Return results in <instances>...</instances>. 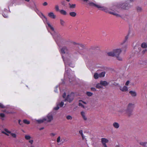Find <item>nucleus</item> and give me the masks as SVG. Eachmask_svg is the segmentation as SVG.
Wrapping results in <instances>:
<instances>
[{"label":"nucleus","instance_id":"obj_1","mask_svg":"<svg viewBox=\"0 0 147 147\" xmlns=\"http://www.w3.org/2000/svg\"><path fill=\"white\" fill-rule=\"evenodd\" d=\"M89 5L91 6L95 7L100 9L104 11L105 12H108L110 14L116 16L117 17H120L126 20L129 18V16L127 15H125L121 16L120 15L117 13L118 9L121 8L124 9H128L131 7L129 4V1H126L124 3L120 2L116 4V5H113L111 8V10H107V8L102 6L100 4H96L93 2H89L88 3Z\"/></svg>","mask_w":147,"mask_h":147},{"label":"nucleus","instance_id":"obj_2","mask_svg":"<svg viewBox=\"0 0 147 147\" xmlns=\"http://www.w3.org/2000/svg\"><path fill=\"white\" fill-rule=\"evenodd\" d=\"M61 53L62 55V57L64 61L65 66V72L64 75V78L65 80L66 79V78L68 76L70 81L71 73H73L69 69H68V66L69 65L71 67H74L75 65L73 64H70V61L72 59L71 56H72L70 53H69L67 49L65 47H64L61 49ZM73 80L71 81H73L74 80V77H73Z\"/></svg>","mask_w":147,"mask_h":147},{"label":"nucleus","instance_id":"obj_3","mask_svg":"<svg viewBox=\"0 0 147 147\" xmlns=\"http://www.w3.org/2000/svg\"><path fill=\"white\" fill-rule=\"evenodd\" d=\"M40 17L42 19L44 23L47 24L48 26H47V28H48V27H49L51 29V32L50 33L51 35H52L56 42H57L56 37L58 36V35L55 32L54 30V28L52 27V26L50 24L48 21L47 18L42 13H40Z\"/></svg>","mask_w":147,"mask_h":147},{"label":"nucleus","instance_id":"obj_4","mask_svg":"<svg viewBox=\"0 0 147 147\" xmlns=\"http://www.w3.org/2000/svg\"><path fill=\"white\" fill-rule=\"evenodd\" d=\"M74 96V94L72 92L70 94H67V93L64 92L63 95V97L65 99V101L69 102H71L73 100Z\"/></svg>","mask_w":147,"mask_h":147},{"label":"nucleus","instance_id":"obj_5","mask_svg":"<svg viewBox=\"0 0 147 147\" xmlns=\"http://www.w3.org/2000/svg\"><path fill=\"white\" fill-rule=\"evenodd\" d=\"M134 107V104L133 103H129L128 104L126 111L128 115H131Z\"/></svg>","mask_w":147,"mask_h":147},{"label":"nucleus","instance_id":"obj_6","mask_svg":"<svg viewBox=\"0 0 147 147\" xmlns=\"http://www.w3.org/2000/svg\"><path fill=\"white\" fill-rule=\"evenodd\" d=\"M115 56L117 59L119 61H122V58L119 56V54L121 52V50L120 49H117L114 50Z\"/></svg>","mask_w":147,"mask_h":147},{"label":"nucleus","instance_id":"obj_7","mask_svg":"<svg viewBox=\"0 0 147 147\" xmlns=\"http://www.w3.org/2000/svg\"><path fill=\"white\" fill-rule=\"evenodd\" d=\"M87 102L82 100H79V105L82 108L86 109L87 108L88 106L86 105Z\"/></svg>","mask_w":147,"mask_h":147},{"label":"nucleus","instance_id":"obj_8","mask_svg":"<svg viewBox=\"0 0 147 147\" xmlns=\"http://www.w3.org/2000/svg\"><path fill=\"white\" fill-rule=\"evenodd\" d=\"M46 119V121L47 122H50L53 119V117L52 114L51 113H49L48 114L46 117H44Z\"/></svg>","mask_w":147,"mask_h":147},{"label":"nucleus","instance_id":"obj_9","mask_svg":"<svg viewBox=\"0 0 147 147\" xmlns=\"http://www.w3.org/2000/svg\"><path fill=\"white\" fill-rule=\"evenodd\" d=\"M101 142L103 146L104 147H108L106 144L108 143L109 140L105 138H102L101 139Z\"/></svg>","mask_w":147,"mask_h":147},{"label":"nucleus","instance_id":"obj_10","mask_svg":"<svg viewBox=\"0 0 147 147\" xmlns=\"http://www.w3.org/2000/svg\"><path fill=\"white\" fill-rule=\"evenodd\" d=\"M119 87L120 90L122 92H125L127 91L128 90L127 87L126 86H124L123 87L119 86Z\"/></svg>","mask_w":147,"mask_h":147},{"label":"nucleus","instance_id":"obj_11","mask_svg":"<svg viewBox=\"0 0 147 147\" xmlns=\"http://www.w3.org/2000/svg\"><path fill=\"white\" fill-rule=\"evenodd\" d=\"M48 16L52 19H55L56 16L53 12H50L48 13Z\"/></svg>","mask_w":147,"mask_h":147},{"label":"nucleus","instance_id":"obj_12","mask_svg":"<svg viewBox=\"0 0 147 147\" xmlns=\"http://www.w3.org/2000/svg\"><path fill=\"white\" fill-rule=\"evenodd\" d=\"M2 133L5 134L7 136H9V134H11V132L8 130L7 129H5L4 131H2Z\"/></svg>","mask_w":147,"mask_h":147},{"label":"nucleus","instance_id":"obj_13","mask_svg":"<svg viewBox=\"0 0 147 147\" xmlns=\"http://www.w3.org/2000/svg\"><path fill=\"white\" fill-rule=\"evenodd\" d=\"M113 126L116 129H117L119 128L120 127V125L119 123L117 122H114L113 124Z\"/></svg>","mask_w":147,"mask_h":147},{"label":"nucleus","instance_id":"obj_14","mask_svg":"<svg viewBox=\"0 0 147 147\" xmlns=\"http://www.w3.org/2000/svg\"><path fill=\"white\" fill-rule=\"evenodd\" d=\"M129 93L133 97H135L137 95V93L135 91L131 90L129 91Z\"/></svg>","mask_w":147,"mask_h":147},{"label":"nucleus","instance_id":"obj_15","mask_svg":"<svg viewBox=\"0 0 147 147\" xmlns=\"http://www.w3.org/2000/svg\"><path fill=\"white\" fill-rule=\"evenodd\" d=\"M81 114L82 115L83 119L84 120L86 121L87 120V117L86 116V114L85 112L84 111H82L81 112Z\"/></svg>","mask_w":147,"mask_h":147},{"label":"nucleus","instance_id":"obj_16","mask_svg":"<svg viewBox=\"0 0 147 147\" xmlns=\"http://www.w3.org/2000/svg\"><path fill=\"white\" fill-rule=\"evenodd\" d=\"M107 55L110 56H115L114 50L113 51L107 52Z\"/></svg>","mask_w":147,"mask_h":147},{"label":"nucleus","instance_id":"obj_17","mask_svg":"<svg viewBox=\"0 0 147 147\" xmlns=\"http://www.w3.org/2000/svg\"><path fill=\"white\" fill-rule=\"evenodd\" d=\"M126 109L125 110L123 109H122L120 110L119 111H118V112L119 113L122 114L123 115H124L125 114H127L126 112Z\"/></svg>","mask_w":147,"mask_h":147},{"label":"nucleus","instance_id":"obj_18","mask_svg":"<svg viewBox=\"0 0 147 147\" xmlns=\"http://www.w3.org/2000/svg\"><path fill=\"white\" fill-rule=\"evenodd\" d=\"M46 119L45 118H43L42 119H38L36 120V121L39 123H42L43 122H45L46 121Z\"/></svg>","mask_w":147,"mask_h":147},{"label":"nucleus","instance_id":"obj_19","mask_svg":"<svg viewBox=\"0 0 147 147\" xmlns=\"http://www.w3.org/2000/svg\"><path fill=\"white\" fill-rule=\"evenodd\" d=\"M62 140H61V137L60 136H59L57 140V143L59 145H60L61 144V142L62 141Z\"/></svg>","mask_w":147,"mask_h":147},{"label":"nucleus","instance_id":"obj_20","mask_svg":"<svg viewBox=\"0 0 147 147\" xmlns=\"http://www.w3.org/2000/svg\"><path fill=\"white\" fill-rule=\"evenodd\" d=\"M100 83L102 85L104 86H106L108 84V83L105 81H101L100 82Z\"/></svg>","mask_w":147,"mask_h":147},{"label":"nucleus","instance_id":"obj_21","mask_svg":"<svg viewBox=\"0 0 147 147\" xmlns=\"http://www.w3.org/2000/svg\"><path fill=\"white\" fill-rule=\"evenodd\" d=\"M24 138L26 140H30L32 137L29 135H25L24 136Z\"/></svg>","mask_w":147,"mask_h":147},{"label":"nucleus","instance_id":"obj_22","mask_svg":"<svg viewBox=\"0 0 147 147\" xmlns=\"http://www.w3.org/2000/svg\"><path fill=\"white\" fill-rule=\"evenodd\" d=\"M0 108L3 109H7L9 107L8 106H5L3 104L0 103Z\"/></svg>","mask_w":147,"mask_h":147},{"label":"nucleus","instance_id":"obj_23","mask_svg":"<svg viewBox=\"0 0 147 147\" xmlns=\"http://www.w3.org/2000/svg\"><path fill=\"white\" fill-rule=\"evenodd\" d=\"M77 47L80 49H82L84 47V46L81 44H77Z\"/></svg>","mask_w":147,"mask_h":147},{"label":"nucleus","instance_id":"obj_24","mask_svg":"<svg viewBox=\"0 0 147 147\" xmlns=\"http://www.w3.org/2000/svg\"><path fill=\"white\" fill-rule=\"evenodd\" d=\"M59 12L61 14L63 15H66L67 14L65 10L63 9L60 10Z\"/></svg>","mask_w":147,"mask_h":147},{"label":"nucleus","instance_id":"obj_25","mask_svg":"<svg viewBox=\"0 0 147 147\" xmlns=\"http://www.w3.org/2000/svg\"><path fill=\"white\" fill-rule=\"evenodd\" d=\"M140 144L143 146H146L147 145V142H140Z\"/></svg>","mask_w":147,"mask_h":147},{"label":"nucleus","instance_id":"obj_26","mask_svg":"<svg viewBox=\"0 0 147 147\" xmlns=\"http://www.w3.org/2000/svg\"><path fill=\"white\" fill-rule=\"evenodd\" d=\"M141 47L143 48L147 47V44L145 43H142L141 45Z\"/></svg>","mask_w":147,"mask_h":147},{"label":"nucleus","instance_id":"obj_27","mask_svg":"<svg viewBox=\"0 0 147 147\" xmlns=\"http://www.w3.org/2000/svg\"><path fill=\"white\" fill-rule=\"evenodd\" d=\"M69 15L72 17H75L76 16V13L75 12H72L69 13Z\"/></svg>","mask_w":147,"mask_h":147},{"label":"nucleus","instance_id":"obj_28","mask_svg":"<svg viewBox=\"0 0 147 147\" xmlns=\"http://www.w3.org/2000/svg\"><path fill=\"white\" fill-rule=\"evenodd\" d=\"M94 77L95 79H97L99 77V74L97 73H95L94 74Z\"/></svg>","mask_w":147,"mask_h":147},{"label":"nucleus","instance_id":"obj_29","mask_svg":"<svg viewBox=\"0 0 147 147\" xmlns=\"http://www.w3.org/2000/svg\"><path fill=\"white\" fill-rule=\"evenodd\" d=\"M55 10L57 11H59L60 10L59 9V7L58 5H56L55 6Z\"/></svg>","mask_w":147,"mask_h":147},{"label":"nucleus","instance_id":"obj_30","mask_svg":"<svg viewBox=\"0 0 147 147\" xmlns=\"http://www.w3.org/2000/svg\"><path fill=\"white\" fill-rule=\"evenodd\" d=\"M28 141V142L31 144L32 145L33 142V140L32 139V138H31V139H30V140H27Z\"/></svg>","mask_w":147,"mask_h":147},{"label":"nucleus","instance_id":"obj_31","mask_svg":"<svg viewBox=\"0 0 147 147\" xmlns=\"http://www.w3.org/2000/svg\"><path fill=\"white\" fill-rule=\"evenodd\" d=\"M60 24L63 26H64L65 25V22L62 19H60Z\"/></svg>","mask_w":147,"mask_h":147},{"label":"nucleus","instance_id":"obj_32","mask_svg":"<svg viewBox=\"0 0 147 147\" xmlns=\"http://www.w3.org/2000/svg\"><path fill=\"white\" fill-rule=\"evenodd\" d=\"M105 72H102L100 74H99L100 77H102L105 76Z\"/></svg>","mask_w":147,"mask_h":147},{"label":"nucleus","instance_id":"obj_33","mask_svg":"<svg viewBox=\"0 0 147 147\" xmlns=\"http://www.w3.org/2000/svg\"><path fill=\"white\" fill-rule=\"evenodd\" d=\"M128 35H127V36H125V39L123 41V42L121 43V44H123L127 40V39L128 38Z\"/></svg>","mask_w":147,"mask_h":147},{"label":"nucleus","instance_id":"obj_34","mask_svg":"<svg viewBox=\"0 0 147 147\" xmlns=\"http://www.w3.org/2000/svg\"><path fill=\"white\" fill-rule=\"evenodd\" d=\"M69 7L71 8H74L76 7V5L75 4H71L69 3Z\"/></svg>","mask_w":147,"mask_h":147},{"label":"nucleus","instance_id":"obj_35","mask_svg":"<svg viewBox=\"0 0 147 147\" xmlns=\"http://www.w3.org/2000/svg\"><path fill=\"white\" fill-rule=\"evenodd\" d=\"M57 105H58L59 107H62L64 105V103L63 102H61L60 103H57Z\"/></svg>","mask_w":147,"mask_h":147},{"label":"nucleus","instance_id":"obj_36","mask_svg":"<svg viewBox=\"0 0 147 147\" xmlns=\"http://www.w3.org/2000/svg\"><path fill=\"white\" fill-rule=\"evenodd\" d=\"M23 122L26 124H30V122L29 121H28L26 119H24L23 120Z\"/></svg>","mask_w":147,"mask_h":147},{"label":"nucleus","instance_id":"obj_37","mask_svg":"<svg viewBox=\"0 0 147 147\" xmlns=\"http://www.w3.org/2000/svg\"><path fill=\"white\" fill-rule=\"evenodd\" d=\"M102 85L100 83V84H98L96 86V88H102Z\"/></svg>","mask_w":147,"mask_h":147},{"label":"nucleus","instance_id":"obj_38","mask_svg":"<svg viewBox=\"0 0 147 147\" xmlns=\"http://www.w3.org/2000/svg\"><path fill=\"white\" fill-rule=\"evenodd\" d=\"M59 107H60L58 105H57V106L54 108V109L55 110H57L59 109Z\"/></svg>","mask_w":147,"mask_h":147},{"label":"nucleus","instance_id":"obj_39","mask_svg":"<svg viewBox=\"0 0 147 147\" xmlns=\"http://www.w3.org/2000/svg\"><path fill=\"white\" fill-rule=\"evenodd\" d=\"M137 9L138 12H140L142 10V8L141 7H138L137 8Z\"/></svg>","mask_w":147,"mask_h":147},{"label":"nucleus","instance_id":"obj_40","mask_svg":"<svg viewBox=\"0 0 147 147\" xmlns=\"http://www.w3.org/2000/svg\"><path fill=\"white\" fill-rule=\"evenodd\" d=\"M0 116L1 117L2 120H4V117H5V115L3 113H1L0 114Z\"/></svg>","mask_w":147,"mask_h":147},{"label":"nucleus","instance_id":"obj_41","mask_svg":"<svg viewBox=\"0 0 147 147\" xmlns=\"http://www.w3.org/2000/svg\"><path fill=\"white\" fill-rule=\"evenodd\" d=\"M11 135L14 138H16V135L15 133H11Z\"/></svg>","mask_w":147,"mask_h":147},{"label":"nucleus","instance_id":"obj_42","mask_svg":"<svg viewBox=\"0 0 147 147\" xmlns=\"http://www.w3.org/2000/svg\"><path fill=\"white\" fill-rule=\"evenodd\" d=\"M66 118L68 120H71L72 117L70 115H68L66 117Z\"/></svg>","mask_w":147,"mask_h":147},{"label":"nucleus","instance_id":"obj_43","mask_svg":"<svg viewBox=\"0 0 147 147\" xmlns=\"http://www.w3.org/2000/svg\"><path fill=\"white\" fill-rule=\"evenodd\" d=\"M92 93L91 92H87V95L89 96H90L92 95Z\"/></svg>","mask_w":147,"mask_h":147},{"label":"nucleus","instance_id":"obj_44","mask_svg":"<svg viewBox=\"0 0 147 147\" xmlns=\"http://www.w3.org/2000/svg\"><path fill=\"white\" fill-rule=\"evenodd\" d=\"M56 135V134L54 133H51L50 134V136L51 137H53Z\"/></svg>","mask_w":147,"mask_h":147},{"label":"nucleus","instance_id":"obj_45","mask_svg":"<svg viewBox=\"0 0 147 147\" xmlns=\"http://www.w3.org/2000/svg\"><path fill=\"white\" fill-rule=\"evenodd\" d=\"M59 87L58 86H56L54 90V91L55 92H57V88H58Z\"/></svg>","mask_w":147,"mask_h":147},{"label":"nucleus","instance_id":"obj_46","mask_svg":"<svg viewBox=\"0 0 147 147\" xmlns=\"http://www.w3.org/2000/svg\"><path fill=\"white\" fill-rule=\"evenodd\" d=\"M18 123L19 124L21 125H22V123L21 122V121L19 119L18 120Z\"/></svg>","mask_w":147,"mask_h":147},{"label":"nucleus","instance_id":"obj_47","mask_svg":"<svg viewBox=\"0 0 147 147\" xmlns=\"http://www.w3.org/2000/svg\"><path fill=\"white\" fill-rule=\"evenodd\" d=\"M47 4H48L46 2H44L43 3V5L44 6H46L47 5Z\"/></svg>","mask_w":147,"mask_h":147},{"label":"nucleus","instance_id":"obj_48","mask_svg":"<svg viewBox=\"0 0 147 147\" xmlns=\"http://www.w3.org/2000/svg\"><path fill=\"white\" fill-rule=\"evenodd\" d=\"M3 16L5 18H7L8 17V16L7 15H5V13H4L3 15Z\"/></svg>","mask_w":147,"mask_h":147},{"label":"nucleus","instance_id":"obj_49","mask_svg":"<svg viewBox=\"0 0 147 147\" xmlns=\"http://www.w3.org/2000/svg\"><path fill=\"white\" fill-rule=\"evenodd\" d=\"M129 81H127L126 83H125V85L126 86H128L129 84Z\"/></svg>","mask_w":147,"mask_h":147},{"label":"nucleus","instance_id":"obj_50","mask_svg":"<svg viewBox=\"0 0 147 147\" xmlns=\"http://www.w3.org/2000/svg\"><path fill=\"white\" fill-rule=\"evenodd\" d=\"M79 133L81 134V135H82V134H83V131L82 130L80 131H79Z\"/></svg>","mask_w":147,"mask_h":147},{"label":"nucleus","instance_id":"obj_51","mask_svg":"<svg viewBox=\"0 0 147 147\" xmlns=\"http://www.w3.org/2000/svg\"><path fill=\"white\" fill-rule=\"evenodd\" d=\"M91 90H92V91H96V89L95 88H91Z\"/></svg>","mask_w":147,"mask_h":147},{"label":"nucleus","instance_id":"obj_52","mask_svg":"<svg viewBox=\"0 0 147 147\" xmlns=\"http://www.w3.org/2000/svg\"><path fill=\"white\" fill-rule=\"evenodd\" d=\"M81 135L82 136L83 139H84V135H83V134H82V135Z\"/></svg>","mask_w":147,"mask_h":147},{"label":"nucleus","instance_id":"obj_53","mask_svg":"<svg viewBox=\"0 0 147 147\" xmlns=\"http://www.w3.org/2000/svg\"><path fill=\"white\" fill-rule=\"evenodd\" d=\"M44 129V128L43 127H41V128H40L39 129V130H42L43 129Z\"/></svg>","mask_w":147,"mask_h":147},{"label":"nucleus","instance_id":"obj_54","mask_svg":"<svg viewBox=\"0 0 147 147\" xmlns=\"http://www.w3.org/2000/svg\"><path fill=\"white\" fill-rule=\"evenodd\" d=\"M134 1V0H129V1L131 2H133Z\"/></svg>","mask_w":147,"mask_h":147},{"label":"nucleus","instance_id":"obj_55","mask_svg":"<svg viewBox=\"0 0 147 147\" xmlns=\"http://www.w3.org/2000/svg\"><path fill=\"white\" fill-rule=\"evenodd\" d=\"M3 112H5V113H8V112H6V110H4V111H3Z\"/></svg>","mask_w":147,"mask_h":147},{"label":"nucleus","instance_id":"obj_56","mask_svg":"<svg viewBox=\"0 0 147 147\" xmlns=\"http://www.w3.org/2000/svg\"><path fill=\"white\" fill-rule=\"evenodd\" d=\"M115 147H119V146L118 145L116 146Z\"/></svg>","mask_w":147,"mask_h":147},{"label":"nucleus","instance_id":"obj_57","mask_svg":"<svg viewBox=\"0 0 147 147\" xmlns=\"http://www.w3.org/2000/svg\"><path fill=\"white\" fill-rule=\"evenodd\" d=\"M66 0L68 2H69L70 1V0Z\"/></svg>","mask_w":147,"mask_h":147},{"label":"nucleus","instance_id":"obj_58","mask_svg":"<svg viewBox=\"0 0 147 147\" xmlns=\"http://www.w3.org/2000/svg\"><path fill=\"white\" fill-rule=\"evenodd\" d=\"M145 50H144L143 51V52L144 53L145 52Z\"/></svg>","mask_w":147,"mask_h":147},{"label":"nucleus","instance_id":"obj_59","mask_svg":"<svg viewBox=\"0 0 147 147\" xmlns=\"http://www.w3.org/2000/svg\"><path fill=\"white\" fill-rule=\"evenodd\" d=\"M30 147H33V146H32L31 145L30 146Z\"/></svg>","mask_w":147,"mask_h":147}]
</instances>
